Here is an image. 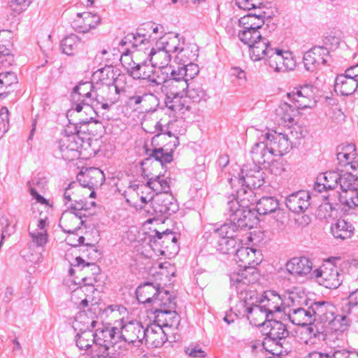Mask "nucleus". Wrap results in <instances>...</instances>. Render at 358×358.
<instances>
[{
	"label": "nucleus",
	"mask_w": 358,
	"mask_h": 358,
	"mask_svg": "<svg viewBox=\"0 0 358 358\" xmlns=\"http://www.w3.org/2000/svg\"><path fill=\"white\" fill-rule=\"evenodd\" d=\"M250 132L257 138L250 153L252 160L258 164L268 163L273 156H282L292 148L288 136L268 128L259 130L254 127Z\"/></svg>",
	"instance_id": "f257e3e1"
},
{
	"label": "nucleus",
	"mask_w": 358,
	"mask_h": 358,
	"mask_svg": "<svg viewBox=\"0 0 358 358\" xmlns=\"http://www.w3.org/2000/svg\"><path fill=\"white\" fill-rule=\"evenodd\" d=\"M238 295L239 301L236 305L235 315L246 316L250 323L255 327H263L272 318L263 306L256 302V292L247 288H234Z\"/></svg>",
	"instance_id": "f03ea898"
},
{
	"label": "nucleus",
	"mask_w": 358,
	"mask_h": 358,
	"mask_svg": "<svg viewBox=\"0 0 358 358\" xmlns=\"http://www.w3.org/2000/svg\"><path fill=\"white\" fill-rule=\"evenodd\" d=\"M265 338L262 341L263 349L272 355H287L293 350L292 342L295 339L289 336L287 326L280 321L273 320L265 325Z\"/></svg>",
	"instance_id": "7ed1b4c3"
},
{
	"label": "nucleus",
	"mask_w": 358,
	"mask_h": 358,
	"mask_svg": "<svg viewBox=\"0 0 358 358\" xmlns=\"http://www.w3.org/2000/svg\"><path fill=\"white\" fill-rule=\"evenodd\" d=\"M236 196L229 200L226 208L228 220L238 221V226H248L247 219L250 215L249 205L253 201V194L244 187L236 189Z\"/></svg>",
	"instance_id": "20e7f679"
},
{
	"label": "nucleus",
	"mask_w": 358,
	"mask_h": 358,
	"mask_svg": "<svg viewBox=\"0 0 358 358\" xmlns=\"http://www.w3.org/2000/svg\"><path fill=\"white\" fill-rule=\"evenodd\" d=\"M262 259L261 251L251 248L245 268L229 275L231 287L247 288L250 287V284L256 282L259 278V273L255 266L262 262Z\"/></svg>",
	"instance_id": "39448f33"
},
{
	"label": "nucleus",
	"mask_w": 358,
	"mask_h": 358,
	"mask_svg": "<svg viewBox=\"0 0 358 358\" xmlns=\"http://www.w3.org/2000/svg\"><path fill=\"white\" fill-rule=\"evenodd\" d=\"M289 299L292 301V304H289V310L287 313L289 321L298 326L310 325L307 328V330L310 336L316 337L318 331L312 326L313 321L310 306L307 308L303 306V304L307 306V299L306 298L301 299L294 293L289 295Z\"/></svg>",
	"instance_id": "423d86ee"
},
{
	"label": "nucleus",
	"mask_w": 358,
	"mask_h": 358,
	"mask_svg": "<svg viewBox=\"0 0 358 358\" xmlns=\"http://www.w3.org/2000/svg\"><path fill=\"white\" fill-rule=\"evenodd\" d=\"M66 129L64 134L57 142V157L66 161H73L80 157V149L84 143L83 138L80 136L76 127H73L74 132Z\"/></svg>",
	"instance_id": "0eeeda50"
},
{
	"label": "nucleus",
	"mask_w": 358,
	"mask_h": 358,
	"mask_svg": "<svg viewBox=\"0 0 358 358\" xmlns=\"http://www.w3.org/2000/svg\"><path fill=\"white\" fill-rule=\"evenodd\" d=\"M112 65L106 64V66L98 71L94 74V78H98L102 83L101 87L99 89L101 93L116 92L121 93L124 91V84L126 76L124 74L117 73Z\"/></svg>",
	"instance_id": "6e6552de"
},
{
	"label": "nucleus",
	"mask_w": 358,
	"mask_h": 358,
	"mask_svg": "<svg viewBox=\"0 0 358 358\" xmlns=\"http://www.w3.org/2000/svg\"><path fill=\"white\" fill-rule=\"evenodd\" d=\"M138 201L137 208H143L149 202L151 203L153 210L156 214L164 216H170L178 210V206L170 195H158L154 199V195L151 192H145L141 194Z\"/></svg>",
	"instance_id": "1a4fd4ad"
},
{
	"label": "nucleus",
	"mask_w": 358,
	"mask_h": 358,
	"mask_svg": "<svg viewBox=\"0 0 358 358\" xmlns=\"http://www.w3.org/2000/svg\"><path fill=\"white\" fill-rule=\"evenodd\" d=\"M341 272V270L329 259L319 268L314 270L313 275L320 285L329 289H336L343 281Z\"/></svg>",
	"instance_id": "9d476101"
},
{
	"label": "nucleus",
	"mask_w": 358,
	"mask_h": 358,
	"mask_svg": "<svg viewBox=\"0 0 358 358\" xmlns=\"http://www.w3.org/2000/svg\"><path fill=\"white\" fill-rule=\"evenodd\" d=\"M249 166H244L241 169L239 178L231 179V185L237 182L241 185L248 192L253 193L252 189L259 188L264 184V171L260 166L261 164L256 163Z\"/></svg>",
	"instance_id": "9b49d317"
},
{
	"label": "nucleus",
	"mask_w": 358,
	"mask_h": 358,
	"mask_svg": "<svg viewBox=\"0 0 358 358\" xmlns=\"http://www.w3.org/2000/svg\"><path fill=\"white\" fill-rule=\"evenodd\" d=\"M357 180V176L352 175L350 172L339 173L338 185L342 193L339 194L338 200L341 203L350 208L358 206V189L355 187Z\"/></svg>",
	"instance_id": "f8f14e48"
},
{
	"label": "nucleus",
	"mask_w": 358,
	"mask_h": 358,
	"mask_svg": "<svg viewBox=\"0 0 358 358\" xmlns=\"http://www.w3.org/2000/svg\"><path fill=\"white\" fill-rule=\"evenodd\" d=\"M105 181V176L99 169L90 168L85 171H80L77 175L76 182L80 186V191L87 189L90 192H83L82 195L85 196L88 194L89 197L95 196L94 188L101 185Z\"/></svg>",
	"instance_id": "ddd939ff"
},
{
	"label": "nucleus",
	"mask_w": 358,
	"mask_h": 358,
	"mask_svg": "<svg viewBox=\"0 0 358 358\" xmlns=\"http://www.w3.org/2000/svg\"><path fill=\"white\" fill-rule=\"evenodd\" d=\"M150 242L152 247H161L159 251L162 255H164L169 248L173 250L178 249L177 235L169 229L162 232L153 231V234L150 236Z\"/></svg>",
	"instance_id": "4468645a"
},
{
	"label": "nucleus",
	"mask_w": 358,
	"mask_h": 358,
	"mask_svg": "<svg viewBox=\"0 0 358 358\" xmlns=\"http://www.w3.org/2000/svg\"><path fill=\"white\" fill-rule=\"evenodd\" d=\"M255 298L256 299V302L259 303L272 318L275 313L285 312V307L283 306V300L281 296L275 291H265L260 298L256 294Z\"/></svg>",
	"instance_id": "2eb2a0df"
},
{
	"label": "nucleus",
	"mask_w": 358,
	"mask_h": 358,
	"mask_svg": "<svg viewBox=\"0 0 358 358\" xmlns=\"http://www.w3.org/2000/svg\"><path fill=\"white\" fill-rule=\"evenodd\" d=\"M145 327L137 320H131L122 327L120 336L129 343H143L145 339Z\"/></svg>",
	"instance_id": "dca6fc26"
},
{
	"label": "nucleus",
	"mask_w": 358,
	"mask_h": 358,
	"mask_svg": "<svg viewBox=\"0 0 358 358\" xmlns=\"http://www.w3.org/2000/svg\"><path fill=\"white\" fill-rule=\"evenodd\" d=\"M100 23L101 17L97 14L89 12L78 13L76 18L72 22V27L76 31L86 34L96 29Z\"/></svg>",
	"instance_id": "f3484780"
},
{
	"label": "nucleus",
	"mask_w": 358,
	"mask_h": 358,
	"mask_svg": "<svg viewBox=\"0 0 358 358\" xmlns=\"http://www.w3.org/2000/svg\"><path fill=\"white\" fill-rule=\"evenodd\" d=\"M145 57V59L142 62L134 61L135 58H131V62L128 63L127 66L124 64L127 69L128 73L134 79L144 80L146 78H149L157 70L150 62V59H147L146 55Z\"/></svg>",
	"instance_id": "a211bd4d"
},
{
	"label": "nucleus",
	"mask_w": 358,
	"mask_h": 358,
	"mask_svg": "<svg viewBox=\"0 0 358 358\" xmlns=\"http://www.w3.org/2000/svg\"><path fill=\"white\" fill-rule=\"evenodd\" d=\"M310 194L308 192L300 190L288 195L285 199L287 208L294 213H303L310 206Z\"/></svg>",
	"instance_id": "6ab92c4d"
},
{
	"label": "nucleus",
	"mask_w": 358,
	"mask_h": 358,
	"mask_svg": "<svg viewBox=\"0 0 358 358\" xmlns=\"http://www.w3.org/2000/svg\"><path fill=\"white\" fill-rule=\"evenodd\" d=\"M274 49L270 41L266 37L262 36L261 39L249 46L250 57L254 62L263 60L266 63Z\"/></svg>",
	"instance_id": "aec40b11"
},
{
	"label": "nucleus",
	"mask_w": 358,
	"mask_h": 358,
	"mask_svg": "<svg viewBox=\"0 0 358 358\" xmlns=\"http://www.w3.org/2000/svg\"><path fill=\"white\" fill-rule=\"evenodd\" d=\"M329 54L327 48L316 46L307 51L303 55V64L308 71H314L320 64H325V57Z\"/></svg>",
	"instance_id": "412c9836"
},
{
	"label": "nucleus",
	"mask_w": 358,
	"mask_h": 358,
	"mask_svg": "<svg viewBox=\"0 0 358 358\" xmlns=\"http://www.w3.org/2000/svg\"><path fill=\"white\" fill-rule=\"evenodd\" d=\"M85 216L82 213L66 210L60 217L59 227L65 233L75 234L84 224L83 217Z\"/></svg>",
	"instance_id": "4be33fe9"
},
{
	"label": "nucleus",
	"mask_w": 358,
	"mask_h": 358,
	"mask_svg": "<svg viewBox=\"0 0 358 358\" xmlns=\"http://www.w3.org/2000/svg\"><path fill=\"white\" fill-rule=\"evenodd\" d=\"M155 322L157 326L178 329L180 317L176 313L175 309H155Z\"/></svg>",
	"instance_id": "5701e85b"
},
{
	"label": "nucleus",
	"mask_w": 358,
	"mask_h": 358,
	"mask_svg": "<svg viewBox=\"0 0 358 358\" xmlns=\"http://www.w3.org/2000/svg\"><path fill=\"white\" fill-rule=\"evenodd\" d=\"M179 143L178 138L173 136L172 141H170L162 148L147 150L146 153L163 165L164 163H170L173 160V152L178 146Z\"/></svg>",
	"instance_id": "b1692460"
},
{
	"label": "nucleus",
	"mask_w": 358,
	"mask_h": 358,
	"mask_svg": "<svg viewBox=\"0 0 358 358\" xmlns=\"http://www.w3.org/2000/svg\"><path fill=\"white\" fill-rule=\"evenodd\" d=\"M163 72L167 73L166 84L172 88L179 90L180 91H185L188 87V83H187L185 78V71H184L182 65H179L177 69L173 68L170 65L167 69H164Z\"/></svg>",
	"instance_id": "393cba45"
},
{
	"label": "nucleus",
	"mask_w": 358,
	"mask_h": 358,
	"mask_svg": "<svg viewBox=\"0 0 358 358\" xmlns=\"http://www.w3.org/2000/svg\"><path fill=\"white\" fill-rule=\"evenodd\" d=\"M288 96L294 101L296 108L299 109L308 108L313 96V86L307 84L296 87L288 94Z\"/></svg>",
	"instance_id": "a878e982"
},
{
	"label": "nucleus",
	"mask_w": 358,
	"mask_h": 358,
	"mask_svg": "<svg viewBox=\"0 0 358 358\" xmlns=\"http://www.w3.org/2000/svg\"><path fill=\"white\" fill-rule=\"evenodd\" d=\"M286 269L292 275L306 276L310 273L313 269V263L305 257H293L286 264Z\"/></svg>",
	"instance_id": "bb28decb"
},
{
	"label": "nucleus",
	"mask_w": 358,
	"mask_h": 358,
	"mask_svg": "<svg viewBox=\"0 0 358 358\" xmlns=\"http://www.w3.org/2000/svg\"><path fill=\"white\" fill-rule=\"evenodd\" d=\"M184 36L176 33H169L160 37L157 41L158 48L166 50L171 55L178 53L180 46L183 45Z\"/></svg>",
	"instance_id": "cd10ccee"
},
{
	"label": "nucleus",
	"mask_w": 358,
	"mask_h": 358,
	"mask_svg": "<svg viewBox=\"0 0 358 358\" xmlns=\"http://www.w3.org/2000/svg\"><path fill=\"white\" fill-rule=\"evenodd\" d=\"M144 53L155 68H158L157 70H164L170 66L171 55L164 49L158 48L157 43L155 47L152 48L148 54Z\"/></svg>",
	"instance_id": "c85d7f7f"
},
{
	"label": "nucleus",
	"mask_w": 358,
	"mask_h": 358,
	"mask_svg": "<svg viewBox=\"0 0 358 358\" xmlns=\"http://www.w3.org/2000/svg\"><path fill=\"white\" fill-rule=\"evenodd\" d=\"M128 102L131 106H136L142 104V107L146 110H154L158 105L157 96L152 93L136 91L134 94L129 96Z\"/></svg>",
	"instance_id": "c756f323"
},
{
	"label": "nucleus",
	"mask_w": 358,
	"mask_h": 358,
	"mask_svg": "<svg viewBox=\"0 0 358 358\" xmlns=\"http://www.w3.org/2000/svg\"><path fill=\"white\" fill-rule=\"evenodd\" d=\"M127 43H131L132 48L136 50L132 52V58L137 60L141 54V51L146 50V45L150 44V41L144 34L138 33L136 35L134 34H127L120 43V45L124 46Z\"/></svg>",
	"instance_id": "7c9ffc66"
},
{
	"label": "nucleus",
	"mask_w": 358,
	"mask_h": 358,
	"mask_svg": "<svg viewBox=\"0 0 358 358\" xmlns=\"http://www.w3.org/2000/svg\"><path fill=\"white\" fill-rule=\"evenodd\" d=\"M32 242L38 247L44 246L48 241L47 223L45 219H39L29 227Z\"/></svg>",
	"instance_id": "2f4dec72"
},
{
	"label": "nucleus",
	"mask_w": 358,
	"mask_h": 358,
	"mask_svg": "<svg viewBox=\"0 0 358 358\" xmlns=\"http://www.w3.org/2000/svg\"><path fill=\"white\" fill-rule=\"evenodd\" d=\"M168 340L164 329L155 324L148 325L145 327V339L146 343L152 345L155 348L162 346Z\"/></svg>",
	"instance_id": "473e14b6"
},
{
	"label": "nucleus",
	"mask_w": 358,
	"mask_h": 358,
	"mask_svg": "<svg viewBox=\"0 0 358 358\" xmlns=\"http://www.w3.org/2000/svg\"><path fill=\"white\" fill-rule=\"evenodd\" d=\"M185 92L176 90L168 94L165 100L166 106L173 112L184 113L189 109L186 99L183 97Z\"/></svg>",
	"instance_id": "72a5a7b5"
},
{
	"label": "nucleus",
	"mask_w": 358,
	"mask_h": 358,
	"mask_svg": "<svg viewBox=\"0 0 358 358\" xmlns=\"http://www.w3.org/2000/svg\"><path fill=\"white\" fill-rule=\"evenodd\" d=\"M159 290L158 285H155L151 282H145L137 287L136 291V298L139 303H151L153 306Z\"/></svg>",
	"instance_id": "f704fd0d"
},
{
	"label": "nucleus",
	"mask_w": 358,
	"mask_h": 358,
	"mask_svg": "<svg viewBox=\"0 0 358 358\" xmlns=\"http://www.w3.org/2000/svg\"><path fill=\"white\" fill-rule=\"evenodd\" d=\"M339 173L335 171H328L320 173L317 177L314 189L318 192L324 190L334 189L338 185Z\"/></svg>",
	"instance_id": "c9c22d12"
},
{
	"label": "nucleus",
	"mask_w": 358,
	"mask_h": 358,
	"mask_svg": "<svg viewBox=\"0 0 358 358\" xmlns=\"http://www.w3.org/2000/svg\"><path fill=\"white\" fill-rule=\"evenodd\" d=\"M358 87V80L348 78L343 74L338 75L335 79L334 90L342 96L352 94Z\"/></svg>",
	"instance_id": "e433bc0d"
},
{
	"label": "nucleus",
	"mask_w": 358,
	"mask_h": 358,
	"mask_svg": "<svg viewBox=\"0 0 358 358\" xmlns=\"http://www.w3.org/2000/svg\"><path fill=\"white\" fill-rule=\"evenodd\" d=\"M199 48L194 43H186L185 39L183 45L180 46L178 53L175 56V61L178 64H184L194 62L198 57Z\"/></svg>",
	"instance_id": "4c0bfd02"
},
{
	"label": "nucleus",
	"mask_w": 358,
	"mask_h": 358,
	"mask_svg": "<svg viewBox=\"0 0 358 358\" xmlns=\"http://www.w3.org/2000/svg\"><path fill=\"white\" fill-rule=\"evenodd\" d=\"M297 114L295 108L287 103H280L275 110V121L279 124L289 126L294 122V118Z\"/></svg>",
	"instance_id": "58836bf2"
},
{
	"label": "nucleus",
	"mask_w": 358,
	"mask_h": 358,
	"mask_svg": "<svg viewBox=\"0 0 358 358\" xmlns=\"http://www.w3.org/2000/svg\"><path fill=\"white\" fill-rule=\"evenodd\" d=\"M98 322L85 311L79 312L75 317L73 328L75 331H93Z\"/></svg>",
	"instance_id": "ea45409f"
},
{
	"label": "nucleus",
	"mask_w": 358,
	"mask_h": 358,
	"mask_svg": "<svg viewBox=\"0 0 358 358\" xmlns=\"http://www.w3.org/2000/svg\"><path fill=\"white\" fill-rule=\"evenodd\" d=\"M94 88L93 84L90 82L79 83L73 88V99H76L75 95L78 94L79 99L82 98L83 101L92 102L93 100H96L99 102V94L96 90H94Z\"/></svg>",
	"instance_id": "a19ab883"
},
{
	"label": "nucleus",
	"mask_w": 358,
	"mask_h": 358,
	"mask_svg": "<svg viewBox=\"0 0 358 358\" xmlns=\"http://www.w3.org/2000/svg\"><path fill=\"white\" fill-rule=\"evenodd\" d=\"M303 358H358V353L346 350H334L329 352L312 351Z\"/></svg>",
	"instance_id": "79ce46f5"
},
{
	"label": "nucleus",
	"mask_w": 358,
	"mask_h": 358,
	"mask_svg": "<svg viewBox=\"0 0 358 358\" xmlns=\"http://www.w3.org/2000/svg\"><path fill=\"white\" fill-rule=\"evenodd\" d=\"M168 77L167 73H164L163 70H156L149 78L143 80L146 81V87L148 90V93H157L162 90L163 84L166 83Z\"/></svg>",
	"instance_id": "37998d69"
},
{
	"label": "nucleus",
	"mask_w": 358,
	"mask_h": 358,
	"mask_svg": "<svg viewBox=\"0 0 358 358\" xmlns=\"http://www.w3.org/2000/svg\"><path fill=\"white\" fill-rule=\"evenodd\" d=\"M331 232L336 239L345 240L352 236L353 227L345 220H338L331 227Z\"/></svg>",
	"instance_id": "c03bdc74"
},
{
	"label": "nucleus",
	"mask_w": 358,
	"mask_h": 358,
	"mask_svg": "<svg viewBox=\"0 0 358 358\" xmlns=\"http://www.w3.org/2000/svg\"><path fill=\"white\" fill-rule=\"evenodd\" d=\"M347 313L336 314L334 320L329 324V327L332 332V336L338 338V336H343L350 324V320L347 316Z\"/></svg>",
	"instance_id": "a18cd8bd"
},
{
	"label": "nucleus",
	"mask_w": 358,
	"mask_h": 358,
	"mask_svg": "<svg viewBox=\"0 0 358 358\" xmlns=\"http://www.w3.org/2000/svg\"><path fill=\"white\" fill-rule=\"evenodd\" d=\"M170 182L169 178H164V176L160 175L155 176L150 178L147 182L148 191L151 190L157 195L160 193L167 194L171 189Z\"/></svg>",
	"instance_id": "49530a36"
},
{
	"label": "nucleus",
	"mask_w": 358,
	"mask_h": 358,
	"mask_svg": "<svg viewBox=\"0 0 358 358\" xmlns=\"http://www.w3.org/2000/svg\"><path fill=\"white\" fill-rule=\"evenodd\" d=\"M264 24V17L261 14H248L238 20L241 28L246 29H260Z\"/></svg>",
	"instance_id": "de8ad7c7"
},
{
	"label": "nucleus",
	"mask_w": 358,
	"mask_h": 358,
	"mask_svg": "<svg viewBox=\"0 0 358 358\" xmlns=\"http://www.w3.org/2000/svg\"><path fill=\"white\" fill-rule=\"evenodd\" d=\"M82 41L76 34H71L61 41L62 52L67 55H73L78 52L82 46Z\"/></svg>",
	"instance_id": "09e8293b"
},
{
	"label": "nucleus",
	"mask_w": 358,
	"mask_h": 358,
	"mask_svg": "<svg viewBox=\"0 0 358 358\" xmlns=\"http://www.w3.org/2000/svg\"><path fill=\"white\" fill-rule=\"evenodd\" d=\"M279 208V203L273 196L261 198L256 204V209L259 215H267L275 212Z\"/></svg>",
	"instance_id": "8fccbe9b"
},
{
	"label": "nucleus",
	"mask_w": 358,
	"mask_h": 358,
	"mask_svg": "<svg viewBox=\"0 0 358 358\" xmlns=\"http://www.w3.org/2000/svg\"><path fill=\"white\" fill-rule=\"evenodd\" d=\"M76 343L80 350L95 348L94 331H76Z\"/></svg>",
	"instance_id": "3c124183"
},
{
	"label": "nucleus",
	"mask_w": 358,
	"mask_h": 358,
	"mask_svg": "<svg viewBox=\"0 0 358 358\" xmlns=\"http://www.w3.org/2000/svg\"><path fill=\"white\" fill-rule=\"evenodd\" d=\"M156 298L153 305L155 309H176L175 299L169 292L160 289Z\"/></svg>",
	"instance_id": "603ef678"
},
{
	"label": "nucleus",
	"mask_w": 358,
	"mask_h": 358,
	"mask_svg": "<svg viewBox=\"0 0 358 358\" xmlns=\"http://www.w3.org/2000/svg\"><path fill=\"white\" fill-rule=\"evenodd\" d=\"M354 153H347L341 152L337 155V159L341 166H343L346 172H350L352 175H356L358 178V162L353 161Z\"/></svg>",
	"instance_id": "864d4df0"
},
{
	"label": "nucleus",
	"mask_w": 358,
	"mask_h": 358,
	"mask_svg": "<svg viewBox=\"0 0 358 358\" xmlns=\"http://www.w3.org/2000/svg\"><path fill=\"white\" fill-rule=\"evenodd\" d=\"M238 221L229 220L228 222H225L219 228L215 229V234L220 238H222V237L232 238L238 229L248 227V226H238Z\"/></svg>",
	"instance_id": "5fc2aeb1"
},
{
	"label": "nucleus",
	"mask_w": 358,
	"mask_h": 358,
	"mask_svg": "<svg viewBox=\"0 0 358 358\" xmlns=\"http://www.w3.org/2000/svg\"><path fill=\"white\" fill-rule=\"evenodd\" d=\"M185 94L194 102L199 103L206 99V93L201 84L195 82L188 83V87L185 89Z\"/></svg>",
	"instance_id": "6e6d98bb"
},
{
	"label": "nucleus",
	"mask_w": 358,
	"mask_h": 358,
	"mask_svg": "<svg viewBox=\"0 0 358 358\" xmlns=\"http://www.w3.org/2000/svg\"><path fill=\"white\" fill-rule=\"evenodd\" d=\"M94 340H95V347L99 346L103 351L101 355H103L106 351H107L109 348V341L108 336H110V331H108V328H103V329H96L95 331H94Z\"/></svg>",
	"instance_id": "4d7b16f0"
},
{
	"label": "nucleus",
	"mask_w": 358,
	"mask_h": 358,
	"mask_svg": "<svg viewBox=\"0 0 358 358\" xmlns=\"http://www.w3.org/2000/svg\"><path fill=\"white\" fill-rule=\"evenodd\" d=\"M238 36L241 42L248 46L262 37L260 31L257 29H246L243 28L238 31Z\"/></svg>",
	"instance_id": "13d9d810"
},
{
	"label": "nucleus",
	"mask_w": 358,
	"mask_h": 358,
	"mask_svg": "<svg viewBox=\"0 0 358 358\" xmlns=\"http://www.w3.org/2000/svg\"><path fill=\"white\" fill-rule=\"evenodd\" d=\"M238 245V243L234 237H222L218 241L217 248L222 254H235Z\"/></svg>",
	"instance_id": "bf43d9fd"
},
{
	"label": "nucleus",
	"mask_w": 358,
	"mask_h": 358,
	"mask_svg": "<svg viewBox=\"0 0 358 358\" xmlns=\"http://www.w3.org/2000/svg\"><path fill=\"white\" fill-rule=\"evenodd\" d=\"M265 64L268 65L274 72L282 73L280 69H282L283 64V50L275 48Z\"/></svg>",
	"instance_id": "052dcab7"
},
{
	"label": "nucleus",
	"mask_w": 358,
	"mask_h": 358,
	"mask_svg": "<svg viewBox=\"0 0 358 358\" xmlns=\"http://www.w3.org/2000/svg\"><path fill=\"white\" fill-rule=\"evenodd\" d=\"M330 305V303L324 301L313 303L310 306L313 321H320L322 317H324V314L327 310L328 306Z\"/></svg>",
	"instance_id": "680f3d73"
},
{
	"label": "nucleus",
	"mask_w": 358,
	"mask_h": 358,
	"mask_svg": "<svg viewBox=\"0 0 358 358\" xmlns=\"http://www.w3.org/2000/svg\"><path fill=\"white\" fill-rule=\"evenodd\" d=\"M99 99H101L106 101L101 104V108L103 109H108L110 106L117 102L119 99V94L120 93H117L116 92L101 93L99 92Z\"/></svg>",
	"instance_id": "e2e57ef3"
},
{
	"label": "nucleus",
	"mask_w": 358,
	"mask_h": 358,
	"mask_svg": "<svg viewBox=\"0 0 358 358\" xmlns=\"http://www.w3.org/2000/svg\"><path fill=\"white\" fill-rule=\"evenodd\" d=\"M251 248L249 247L241 246L237 248L235 252V260L238 264L240 268H245V264L247 263L248 255L251 252Z\"/></svg>",
	"instance_id": "0e129e2a"
},
{
	"label": "nucleus",
	"mask_w": 358,
	"mask_h": 358,
	"mask_svg": "<svg viewBox=\"0 0 358 358\" xmlns=\"http://www.w3.org/2000/svg\"><path fill=\"white\" fill-rule=\"evenodd\" d=\"M296 67V61L294 59L292 54L288 51L283 50V64L280 71L282 73L287 72L288 71H292Z\"/></svg>",
	"instance_id": "69168bd1"
},
{
	"label": "nucleus",
	"mask_w": 358,
	"mask_h": 358,
	"mask_svg": "<svg viewBox=\"0 0 358 358\" xmlns=\"http://www.w3.org/2000/svg\"><path fill=\"white\" fill-rule=\"evenodd\" d=\"M184 71H185V78L187 83L192 80L199 72V66L194 62L181 64Z\"/></svg>",
	"instance_id": "338daca9"
},
{
	"label": "nucleus",
	"mask_w": 358,
	"mask_h": 358,
	"mask_svg": "<svg viewBox=\"0 0 358 358\" xmlns=\"http://www.w3.org/2000/svg\"><path fill=\"white\" fill-rule=\"evenodd\" d=\"M185 352L192 358H205L206 357V353L199 345L191 344L185 348Z\"/></svg>",
	"instance_id": "774afa93"
}]
</instances>
